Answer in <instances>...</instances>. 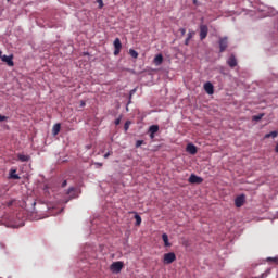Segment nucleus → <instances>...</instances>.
Returning a JSON list of instances; mask_svg holds the SVG:
<instances>
[{"mask_svg": "<svg viewBox=\"0 0 278 278\" xmlns=\"http://www.w3.org/2000/svg\"><path fill=\"white\" fill-rule=\"evenodd\" d=\"M177 260V255L174 252H168L163 255V264H173Z\"/></svg>", "mask_w": 278, "mask_h": 278, "instance_id": "nucleus-1", "label": "nucleus"}, {"mask_svg": "<svg viewBox=\"0 0 278 278\" xmlns=\"http://www.w3.org/2000/svg\"><path fill=\"white\" fill-rule=\"evenodd\" d=\"M277 136H278V132L275 130L269 134H266L265 138H277Z\"/></svg>", "mask_w": 278, "mask_h": 278, "instance_id": "nucleus-21", "label": "nucleus"}, {"mask_svg": "<svg viewBox=\"0 0 278 278\" xmlns=\"http://www.w3.org/2000/svg\"><path fill=\"white\" fill-rule=\"evenodd\" d=\"M97 3H99V10H102L103 8V0H97Z\"/></svg>", "mask_w": 278, "mask_h": 278, "instance_id": "nucleus-26", "label": "nucleus"}, {"mask_svg": "<svg viewBox=\"0 0 278 278\" xmlns=\"http://www.w3.org/2000/svg\"><path fill=\"white\" fill-rule=\"evenodd\" d=\"M67 181L66 180H64L63 182H62V188H66V186H67Z\"/></svg>", "mask_w": 278, "mask_h": 278, "instance_id": "nucleus-32", "label": "nucleus"}, {"mask_svg": "<svg viewBox=\"0 0 278 278\" xmlns=\"http://www.w3.org/2000/svg\"><path fill=\"white\" fill-rule=\"evenodd\" d=\"M163 62H164V56H163L162 54H157V55L154 58V60H153V64H154L155 66H162Z\"/></svg>", "mask_w": 278, "mask_h": 278, "instance_id": "nucleus-10", "label": "nucleus"}, {"mask_svg": "<svg viewBox=\"0 0 278 278\" xmlns=\"http://www.w3.org/2000/svg\"><path fill=\"white\" fill-rule=\"evenodd\" d=\"M157 131H160V126L152 125L149 127V134H157Z\"/></svg>", "mask_w": 278, "mask_h": 278, "instance_id": "nucleus-18", "label": "nucleus"}, {"mask_svg": "<svg viewBox=\"0 0 278 278\" xmlns=\"http://www.w3.org/2000/svg\"><path fill=\"white\" fill-rule=\"evenodd\" d=\"M2 62H5L8 64V66H14V56L13 55H2Z\"/></svg>", "mask_w": 278, "mask_h": 278, "instance_id": "nucleus-9", "label": "nucleus"}, {"mask_svg": "<svg viewBox=\"0 0 278 278\" xmlns=\"http://www.w3.org/2000/svg\"><path fill=\"white\" fill-rule=\"evenodd\" d=\"M244 201H247V198L244 197V194L238 195L235 199L236 207H242V205H244Z\"/></svg>", "mask_w": 278, "mask_h": 278, "instance_id": "nucleus-6", "label": "nucleus"}, {"mask_svg": "<svg viewBox=\"0 0 278 278\" xmlns=\"http://www.w3.org/2000/svg\"><path fill=\"white\" fill-rule=\"evenodd\" d=\"M266 262H274V264H276L278 266V256H276V257H267Z\"/></svg>", "mask_w": 278, "mask_h": 278, "instance_id": "nucleus-22", "label": "nucleus"}, {"mask_svg": "<svg viewBox=\"0 0 278 278\" xmlns=\"http://www.w3.org/2000/svg\"><path fill=\"white\" fill-rule=\"evenodd\" d=\"M115 125H121V117L115 119Z\"/></svg>", "mask_w": 278, "mask_h": 278, "instance_id": "nucleus-33", "label": "nucleus"}, {"mask_svg": "<svg viewBox=\"0 0 278 278\" xmlns=\"http://www.w3.org/2000/svg\"><path fill=\"white\" fill-rule=\"evenodd\" d=\"M114 45V55H119L121 54V50L123 49V43L121 42L119 38H116L113 42Z\"/></svg>", "mask_w": 278, "mask_h": 278, "instance_id": "nucleus-4", "label": "nucleus"}, {"mask_svg": "<svg viewBox=\"0 0 278 278\" xmlns=\"http://www.w3.org/2000/svg\"><path fill=\"white\" fill-rule=\"evenodd\" d=\"M204 90L208 94H214V85H212V83L204 84Z\"/></svg>", "mask_w": 278, "mask_h": 278, "instance_id": "nucleus-11", "label": "nucleus"}, {"mask_svg": "<svg viewBox=\"0 0 278 278\" xmlns=\"http://www.w3.org/2000/svg\"><path fill=\"white\" fill-rule=\"evenodd\" d=\"M3 58V52L2 51H0V59H2Z\"/></svg>", "mask_w": 278, "mask_h": 278, "instance_id": "nucleus-37", "label": "nucleus"}, {"mask_svg": "<svg viewBox=\"0 0 278 278\" xmlns=\"http://www.w3.org/2000/svg\"><path fill=\"white\" fill-rule=\"evenodd\" d=\"M228 47H229V38L227 37L219 38V53H225Z\"/></svg>", "mask_w": 278, "mask_h": 278, "instance_id": "nucleus-2", "label": "nucleus"}, {"mask_svg": "<svg viewBox=\"0 0 278 278\" xmlns=\"http://www.w3.org/2000/svg\"><path fill=\"white\" fill-rule=\"evenodd\" d=\"M189 184H203V178L191 174V176L189 177Z\"/></svg>", "mask_w": 278, "mask_h": 278, "instance_id": "nucleus-7", "label": "nucleus"}, {"mask_svg": "<svg viewBox=\"0 0 278 278\" xmlns=\"http://www.w3.org/2000/svg\"><path fill=\"white\" fill-rule=\"evenodd\" d=\"M208 31H210V28H207V25L201 24L200 25V40H205L207 38Z\"/></svg>", "mask_w": 278, "mask_h": 278, "instance_id": "nucleus-3", "label": "nucleus"}, {"mask_svg": "<svg viewBox=\"0 0 278 278\" xmlns=\"http://www.w3.org/2000/svg\"><path fill=\"white\" fill-rule=\"evenodd\" d=\"M134 92H136V89H134V90L130 91V97H131V94H134Z\"/></svg>", "mask_w": 278, "mask_h": 278, "instance_id": "nucleus-38", "label": "nucleus"}, {"mask_svg": "<svg viewBox=\"0 0 278 278\" xmlns=\"http://www.w3.org/2000/svg\"><path fill=\"white\" fill-rule=\"evenodd\" d=\"M110 268L112 273H121V270H123V262L121 261L114 262Z\"/></svg>", "mask_w": 278, "mask_h": 278, "instance_id": "nucleus-5", "label": "nucleus"}, {"mask_svg": "<svg viewBox=\"0 0 278 278\" xmlns=\"http://www.w3.org/2000/svg\"><path fill=\"white\" fill-rule=\"evenodd\" d=\"M71 192H75V188L71 187V188L67 190V194H71Z\"/></svg>", "mask_w": 278, "mask_h": 278, "instance_id": "nucleus-29", "label": "nucleus"}, {"mask_svg": "<svg viewBox=\"0 0 278 278\" xmlns=\"http://www.w3.org/2000/svg\"><path fill=\"white\" fill-rule=\"evenodd\" d=\"M187 151L188 153H190L191 155H197V146L189 143L187 146Z\"/></svg>", "mask_w": 278, "mask_h": 278, "instance_id": "nucleus-12", "label": "nucleus"}, {"mask_svg": "<svg viewBox=\"0 0 278 278\" xmlns=\"http://www.w3.org/2000/svg\"><path fill=\"white\" fill-rule=\"evenodd\" d=\"M228 66H230V68H236V66H238V60H236V56L233 54L230 55V58L227 61Z\"/></svg>", "mask_w": 278, "mask_h": 278, "instance_id": "nucleus-8", "label": "nucleus"}, {"mask_svg": "<svg viewBox=\"0 0 278 278\" xmlns=\"http://www.w3.org/2000/svg\"><path fill=\"white\" fill-rule=\"evenodd\" d=\"M129 55L132 56L135 60H138V51L129 49Z\"/></svg>", "mask_w": 278, "mask_h": 278, "instance_id": "nucleus-20", "label": "nucleus"}, {"mask_svg": "<svg viewBox=\"0 0 278 278\" xmlns=\"http://www.w3.org/2000/svg\"><path fill=\"white\" fill-rule=\"evenodd\" d=\"M162 240L164 242V247H173V244L168 241V235L167 233L162 235Z\"/></svg>", "mask_w": 278, "mask_h": 278, "instance_id": "nucleus-14", "label": "nucleus"}, {"mask_svg": "<svg viewBox=\"0 0 278 278\" xmlns=\"http://www.w3.org/2000/svg\"><path fill=\"white\" fill-rule=\"evenodd\" d=\"M193 36H194V31H189V33H188L187 38H186V40H185V45H186V46H189V45H190V40H192Z\"/></svg>", "mask_w": 278, "mask_h": 278, "instance_id": "nucleus-15", "label": "nucleus"}, {"mask_svg": "<svg viewBox=\"0 0 278 278\" xmlns=\"http://www.w3.org/2000/svg\"><path fill=\"white\" fill-rule=\"evenodd\" d=\"M86 106V102L84 100L80 101V108H85Z\"/></svg>", "mask_w": 278, "mask_h": 278, "instance_id": "nucleus-31", "label": "nucleus"}, {"mask_svg": "<svg viewBox=\"0 0 278 278\" xmlns=\"http://www.w3.org/2000/svg\"><path fill=\"white\" fill-rule=\"evenodd\" d=\"M9 175H10V179H21V176L16 174V169H11Z\"/></svg>", "mask_w": 278, "mask_h": 278, "instance_id": "nucleus-19", "label": "nucleus"}, {"mask_svg": "<svg viewBox=\"0 0 278 278\" xmlns=\"http://www.w3.org/2000/svg\"><path fill=\"white\" fill-rule=\"evenodd\" d=\"M60 129H62V126L60 124H55L52 128L53 136H58V134H60Z\"/></svg>", "mask_w": 278, "mask_h": 278, "instance_id": "nucleus-16", "label": "nucleus"}, {"mask_svg": "<svg viewBox=\"0 0 278 278\" xmlns=\"http://www.w3.org/2000/svg\"><path fill=\"white\" fill-rule=\"evenodd\" d=\"M179 33H180V36H186V28H180Z\"/></svg>", "mask_w": 278, "mask_h": 278, "instance_id": "nucleus-28", "label": "nucleus"}, {"mask_svg": "<svg viewBox=\"0 0 278 278\" xmlns=\"http://www.w3.org/2000/svg\"><path fill=\"white\" fill-rule=\"evenodd\" d=\"M110 155H112V152L105 153V154H104V160H108V157H109Z\"/></svg>", "mask_w": 278, "mask_h": 278, "instance_id": "nucleus-30", "label": "nucleus"}, {"mask_svg": "<svg viewBox=\"0 0 278 278\" xmlns=\"http://www.w3.org/2000/svg\"><path fill=\"white\" fill-rule=\"evenodd\" d=\"M129 125H131V122L130 121H127L124 125V129L125 131H127L129 129Z\"/></svg>", "mask_w": 278, "mask_h": 278, "instance_id": "nucleus-24", "label": "nucleus"}, {"mask_svg": "<svg viewBox=\"0 0 278 278\" xmlns=\"http://www.w3.org/2000/svg\"><path fill=\"white\" fill-rule=\"evenodd\" d=\"M96 166H99V168H101V166H103V163H96Z\"/></svg>", "mask_w": 278, "mask_h": 278, "instance_id": "nucleus-35", "label": "nucleus"}, {"mask_svg": "<svg viewBox=\"0 0 278 278\" xmlns=\"http://www.w3.org/2000/svg\"><path fill=\"white\" fill-rule=\"evenodd\" d=\"M198 4V0H193V5H197Z\"/></svg>", "mask_w": 278, "mask_h": 278, "instance_id": "nucleus-36", "label": "nucleus"}, {"mask_svg": "<svg viewBox=\"0 0 278 278\" xmlns=\"http://www.w3.org/2000/svg\"><path fill=\"white\" fill-rule=\"evenodd\" d=\"M150 138L153 140V138H155V134L150 132Z\"/></svg>", "mask_w": 278, "mask_h": 278, "instance_id": "nucleus-34", "label": "nucleus"}, {"mask_svg": "<svg viewBox=\"0 0 278 278\" xmlns=\"http://www.w3.org/2000/svg\"><path fill=\"white\" fill-rule=\"evenodd\" d=\"M264 118V114H258L253 116V121H262Z\"/></svg>", "mask_w": 278, "mask_h": 278, "instance_id": "nucleus-23", "label": "nucleus"}, {"mask_svg": "<svg viewBox=\"0 0 278 278\" xmlns=\"http://www.w3.org/2000/svg\"><path fill=\"white\" fill-rule=\"evenodd\" d=\"M8 116L0 114V123H3V121H7Z\"/></svg>", "mask_w": 278, "mask_h": 278, "instance_id": "nucleus-27", "label": "nucleus"}, {"mask_svg": "<svg viewBox=\"0 0 278 278\" xmlns=\"http://www.w3.org/2000/svg\"><path fill=\"white\" fill-rule=\"evenodd\" d=\"M17 160L20 162H29V160H31V156H29L28 154H17Z\"/></svg>", "mask_w": 278, "mask_h": 278, "instance_id": "nucleus-13", "label": "nucleus"}, {"mask_svg": "<svg viewBox=\"0 0 278 278\" xmlns=\"http://www.w3.org/2000/svg\"><path fill=\"white\" fill-rule=\"evenodd\" d=\"M142 144H144V141H143V140H138V141L136 142L137 149H138V147H142Z\"/></svg>", "mask_w": 278, "mask_h": 278, "instance_id": "nucleus-25", "label": "nucleus"}, {"mask_svg": "<svg viewBox=\"0 0 278 278\" xmlns=\"http://www.w3.org/2000/svg\"><path fill=\"white\" fill-rule=\"evenodd\" d=\"M135 214V220H136V226L140 227V225H142V217H140V215H138V213L134 212Z\"/></svg>", "mask_w": 278, "mask_h": 278, "instance_id": "nucleus-17", "label": "nucleus"}]
</instances>
